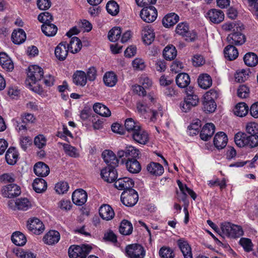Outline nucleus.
<instances>
[{
    "label": "nucleus",
    "mask_w": 258,
    "mask_h": 258,
    "mask_svg": "<svg viewBox=\"0 0 258 258\" xmlns=\"http://www.w3.org/2000/svg\"><path fill=\"white\" fill-rule=\"evenodd\" d=\"M179 17L175 13H170L166 15L162 20L163 26L166 28H169L173 26L178 21Z\"/></svg>",
    "instance_id": "36"
},
{
    "label": "nucleus",
    "mask_w": 258,
    "mask_h": 258,
    "mask_svg": "<svg viewBox=\"0 0 258 258\" xmlns=\"http://www.w3.org/2000/svg\"><path fill=\"white\" fill-rule=\"evenodd\" d=\"M121 201L126 206H134L139 199L137 192L132 188L124 190L120 196Z\"/></svg>",
    "instance_id": "2"
},
{
    "label": "nucleus",
    "mask_w": 258,
    "mask_h": 258,
    "mask_svg": "<svg viewBox=\"0 0 258 258\" xmlns=\"http://www.w3.org/2000/svg\"><path fill=\"white\" fill-rule=\"evenodd\" d=\"M73 82L78 86H84L87 83L86 73L82 71H77L73 75Z\"/></svg>",
    "instance_id": "27"
},
{
    "label": "nucleus",
    "mask_w": 258,
    "mask_h": 258,
    "mask_svg": "<svg viewBox=\"0 0 258 258\" xmlns=\"http://www.w3.org/2000/svg\"><path fill=\"white\" fill-rule=\"evenodd\" d=\"M12 121L16 130L19 134L21 135L26 134L27 131V125L21 117L13 119Z\"/></svg>",
    "instance_id": "32"
},
{
    "label": "nucleus",
    "mask_w": 258,
    "mask_h": 258,
    "mask_svg": "<svg viewBox=\"0 0 258 258\" xmlns=\"http://www.w3.org/2000/svg\"><path fill=\"white\" fill-rule=\"evenodd\" d=\"M163 55L166 60L174 59L177 55L175 47L172 45H167L163 50Z\"/></svg>",
    "instance_id": "41"
},
{
    "label": "nucleus",
    "mask_w": 258,
    "mask_h": 258,
    "mask_svg": "<svg viewBox=\"0 0 258 258\" xmlns=\"http://www.w3.org/2000/svg\"><path fill=\"white\" fill-rule=\"evenodd\" d=\"M11 239L12 242L18 246L24 245L27 241L25 236L19 231L13 233L11 237Z\"/></svg>",
    "instance_id": "43"
},
{
    "label": "nucleus",
    "mask_w": 258,
    "mask_h": 258,
    "mask_svg": "<svg viewBox=\"0 0 258 258\" xmlns=\"http://www.w3.org/2000/svg\"><path fill=\"white\" fill-rule=\"evenodd\" d=\"M19 157V153L14 147H10L6 152L5 158L7 163L10 165L16 163Z\"/></svg>",
    "instance_id": "29"
},
{
    "label": "nucleus",
    "mask_w": 258,
    "mask_h": 258,
    "mask_svg": "<svg viewBox=\"0 0 258 258\" xmlns=\"http://www.w3.org/2000/svg\"><path fill=\"white\" fill-rule=\"evenodd\" d=\"M125 130L132 135L141 127L140 124L134 121L132 118H127L124 122Z\"/></svg>",
    "instance_id": "42"
},
{
    "label": "nucleus",
    "mask_w": 258,
    "mask_h": 258,
    "mask_svg": "<svg viewBox=\"0 0 258 258\" xmlns=\"http://www.w3.org/2000/svg\"><path fill=\"white\" fill-rule=\"evenodd\" d=\"M121 33V28L119 27H115L109 31L108 35V39L111 41L115 42L120 37Z\"/></svg>",
    "instance_id": "54"
},
{
    "label": "nucleus",
    "mask_w": 258,
    "mask_h": 258,
    "mask_svg": "<svg viewBox=\"0 0 258 258\" xmlns=\"http://www.w3.org/2000/svg\"><path fill=\"white\" fill-rule=\"evenodd\" d=\"M245 130L246 132L251 135H257L258 134V124L254 122L247 123Z\"/></svg>",
    "instance_id": "60"
},
{
    "label": "nucleus",
    "mask_w": 258,
    "mask_h": 258,
    "mask_svg": "<svg viewBox=\"0 0 258 258\" xmlns=\"http://www.w3.org/2000/svg\"><path fill=\"white\" fill-rule=\"evenodd\" d=\"M139 154V151L133 146L126 147L124 150L118 151L117 154V157L121 159V162L123 164L126 159L131 158L136 159Z\"/></svg>",
    "instance_id": "6"
},
{
    "label": "nucleus",
    "mask_w": 258,
    "mask_h": 258,
    "mask_svg": "<svg viewBox=\"0 0 258 258\" xmlns=\"http://www.w3.org/2000/svg\"><path fill=\"white\" fill-rule=\"evenodd\" d=\"M140 16L144 21L151 23L157 18V11L153 6L146 7L141 10Z\"/></svg>",
    "instance_id": "7"
},
{
    "label": "nucleus",
    "mask_w": 258,
    "mask_h": 258,
    "mask_svg": "<svg viewBox=\"0 0 258 258\" xmlns=\"http://www.w3.org/2000/svg\"><path fill=\"white\" fill-rule=\"evenodd\" d=\"M38 20L43 24H51V22L53 21V17L49 13L45 12L38 15Z\"/></svg>",
    "instance_id": "56"
},
{
    "label": "nucleus",
    "mask_w": 258,
    "mask_h": 258,
    "mask_svg": "<svg viewBox=\"0 0 258 258\" xmlns=\"http://www.w3.org/2000/svg\"><path fill=\"white\" fill-rule=\"evenodd\" d=\"M2 195L4 197L13 198L21 194V191L19 186L15 183H10L3 187Z\"/></svg>",
    "instance_id": "8"
},
{
    "label": "nucleus",
    "mask_w": 258,
    "mask_h": 258,
    "mask_svg": "<svg viewBox=\"0 0 258 258\" xmlns=\"http://www.w3.org/2000/svg\"><path fill=\"white\" fill-rule=\"evenodd\" d=\"M199 102V99L197 95L193 93H187L186 97L184 100L180 102V107L182 111L187 112L194 107L196 106Z\"/></svg>",
    "instance_id": "3"
},
{
    "label": "nucleus",
    "mask_w": 258,
    "mask_h": 258,
    "mask_svg": "<svg viewBox=\"0 0 258 258\" xmlns=\"http://www.w3.org/2000/svg\"><path fill=\"white\" fill-rule=\"evenodd\" d=\"M12 40L16 44H20L23 43L26 39V34L22 29H18L13 31L12 34Z\"/></svg>",
    "instance_id": "31"
},
{
    "label": "nucleus",
    "mask_w": 258,
    "mask_h": 258,
    "mask_svg": "<svg viewBox=\"0 0 258 258\" xmlns=\"http://www.w3.org/2000/svg\"><path fill=\"white\" fill-rule=\"evenodd\" d=\"M176 83L177 85L181 88L186 87L190 83V78L186 73L179 74L176 77Z\"/></svg>",
    "instance_id": "37"
},
{
    "label": "nucleus",
    "mask_w": 258,
    "mask_h": 258,
    "mask_svg": "<svg viewBox=\"0 0 258 258\" xmlns=\"http://www.w3.org/2000/svg\"><path fill=\"white\" fill-rule=\"evenodd\" d=\"M241 31H235L229 34L227 37L228 43L233 45H241L244 43L246 38Z\"/></svg>",
    "instance_id": "11"
},
{
    "label": "nucleus",
    "mask_w": 258,
    "mask_h": 258,
    "mask_svg": "<svg viewBox=\"0 0 258 258\" xmlns=\"http://www.w3.org/2000/svg\"><path fill=\"white\" fill-rule=\"evenodd\" d=\"M224 54L227 60H233L238 57V52L234 45L229 44L224 49Z\"/></svg>",
    "instance_id": "25"
},
{
    "label": "nucleus",
    "mask_w": 258,
    "mask_h": 258,
    "mask_svg": "<svg viewBox=\"0 0 258 258\" xmlns=\"http://www.w3.org/2000/svg\"><path fill=\"white\" fill-rule=\"evenodd\" d=\"M176 33L180 35L185 37V40L188 41H193L197 38L195 32L189 30L188 25L186 23H180L176 28Z\"/></svg>",
    "instance_id": "5"
},
{
    "label": "nucleus",
    "mask_w": 258,
    "mask_h": 258,
    "mask_svg": "<svg viewBox=\"0 0 258 258\" xmlns=\"http://www.w3.org/2000/svg\"><path fill=\"white\" fill-rule=\"evenodd\" d=\"M134 185L133 180L128 177L119 178L115 181V186L119 190H128L132 188Z\"/></svg>",
    "instance_id": "17"
},
{
    "label": "nucleus",
    "mask_w": 258,
    "mask_h": 258,
    "mask_svg": "<svg viewBox=\"0 0 258 258\" xmlns=\"http://www.w3.org/2000/svg\"><path fill=\"white\" fill-rule=\"evenodd\" d=\"M203 109L206 112H213L216 108V104L215 101L207 100L204 98L203 102Z\"/></svg>",
    "instance_id": "55"
},
{
    "label": "nucleus",
    "mask_w": 258,
    "mask_h": 258,
    "mask_svg": "<svg viewBox=\"0 0 258 258\" xmlns=\"http://www.w3.org/2000/svg\"><path fill=\"white\" fill-rule=\"evenodd\" d=\"M248 72L242 70L237 72L235 75V81L238 83L244 82L248 78Z\"/></svg>",
    "instance_id": "57"
},
{
    "label": "nucleus",
    "mask_w": 258,
    "mask_h": 258,
    "mask_svg": "<svg viewBox=\"0 0 258 258\" xmlns=\"http://www.w3.org/2000/svg\"><path fill=\"white\" fill-rule=\"evenodd\" d=\"M177 244L184 258H193L191 247L187 241L180 239L177 241Z\"/></svg>",
    "instance_id": "23"
},
{
    "label": "nucleus",
    "mask_w": 258,
    "mask_h": 258,
    "mask_svg": "<svg viewBox=\"0 0 258 258\" xmlns=\"http://www.w3.org/2000/svg\"><path fill=\"white\" fill-rule=\"evenodd\" d=\"M69 188V186L67 182L60 181L56 184L55 186V191L59 194H63L66 192Z\"/></svg>",
    "instance_id": "59"
},
{
    "label": "nucleus",
    "mask_w": 258,
    "mask_h": 258,
    "mask_svg": "<svg viewBox=\"0 0 258 258\" xmlns=\"http://www.w3.org/2000/svg\"><path fill=\"white\" fill-rule=\"evenodd\" d=\"M198 84L201 88L207 89L212 85L211 77L207 74L201 75L198 78Z\"/></svg>",
    "instance_id": "39"
},
{
    "label": "nucleus",
    "mask_w": 258,
    "mask_h": 258,
    "mask_svg": "<svg viewBox=\"0 0 258 258\" xmlns=\"http://www.w3.org/2000/svg\"><path fill=\"white\" fill-rule=\"evenodd\" d=\"M0 65L4 70L7 72L12 71L14 68L12 60L5 52L0 53Z\"/></svg>",
    "instance_id": "20"
},
{
    "label": "nucleus",
    "mask_w": 258,
    "mask_h": 258,
    "mask_svg": "<svg viewBox=\"0 0 258 258\" xmlns=\"http://www.w3.org/2000/svg\"><path fill=\"white\" fill-rule=\"evenodd\" d=\"M206 17L211 22L215 24H219L224 19L223 12L221 10L216 9L209 10L206 14Z\"/></svg>",
    "instance_id": "14"
},
{
    "label": "nucleus",
    "mask_w": 258,
    "mask_h": 258,
    "mask_svg": "<svg viewBox=\"0 0 258 258\" xmlns=\"http://www.w3.org/2000/svg\"><path fill=\"white\" fill-rule=\"evenodd\" d=\"M100 216L106 221L111 220L114 216V212L112 208L109 205H102L99 210Z\"/></svg>",
    "instance_id": "18"
},
{
    "label": "nucleus",
    "mask_w": 258,
    "mask_h": 258,
    "mask_svg": "<svg viewBox=\"0 0 258 258\" xmlns=\"http://www.w3.org/2000/svg\"><path fill=\"white\" fill-rule=\"evenodd\" d=\"M159 254L162 258H173L174 256L172 250L167 247H162L159 250Z\"/></svg>",
    "instance_id": "62"
},
{
    "label": "nucleus",
    "mask_w": 258,
    "mask_h": 258,
    "mask_svg": "<svg viewBox=\"0 0 258 258\" xmlns=\"http://www.w3.org/2000/svg\"><path fill=\"white\" fill-rule=\"evenodd\" d=\"M103 81L106 86L113 87L117 83V76L113 72H108L105 74L103 77Z\"/></svg>",
    "instance_id": "44"
},
{
    "label": "nucleus",
    "mask_w": 258,
    "mask_h": 258,
    "mask_svg": "<svg viewBox=\"0 0 258 258\" xmlns=\"http://www.w3.org/2000/svg\"><path fill=\"white\" fill-rule=\"evenodd\" d=\"M67 46L69 50L73 53H77L82 48L81 40L77 37H73Z\"/></svg>",
    "instance_id": "35"
},
{
    "label": "nucleus",
    "mask_w": 258,
    "mask_h": 258,
    "mask_svg": "<svg viewBox=\"0 0 258 258\" xmlns=\"http://www.w3.org/2000/svg\"><path fill=\"white\" fill-rule=\"evenodd\" d=\"M91 249L89 245H72L69 249V255L71 258H86Z\"/></svg>",
    "instance_id": "1"
},
{
    "label": "nucleus",
    "mask_w": 258,
    "mask_h": 258,
    "mask_svg": "<svg viewBox=\"0 0 258 258\" xmlns=\"http://www.w3.org/2000/svg\"><path fill=\"white\" fill-rule=\"evenodd\" d=\"M34 144L38 148L41 149L46 145V140L42 135H39L34 139Z\"/></svg>",
    "instance_id": "63"
},
{
    "label": "nucleus",
    "mask_w": 258,
    "mask_h": 258,
    "mask_svg": "<svg viewBox=\"0 0 258 258\" xmlns=\"http://www.w3.org/2000/svg\"><path fill=\"white\" fill-rule=\"evenodd\" d=\"M63 149L65 153L71 157L78 158L80 156V154L78 150L71 145L63 144Z\"/></svg>",
    "instance_id": "51"
},
{
    "label": "nucleus",
    "mask_w": 258,
    "mask_h": 258,
    "mask_svg": "<svg viewBox=\"0 0 258 258\" xmlns=\"http://www.w3.org/2000/svg\"><path fill=\"white\" fill-rule=\"evenodd\" d=\"M87 200V192L82 189H77L72 194V201L77 205H83L86 202Z\"/></svg>",
    "instance_id": "15"
},
{
    "label": "nucleus",
    "mask_w": 258,
    "mask_h": 258,
    "mask_svg": "<svg viewBox=\"0 0 258 258\" xmlns=\"http://www.w3.org/2000/svg\"><path fill=\"white\" fill-rule=\"evenodd\" d=\"M42 32L47 36H54L57 31V27L53 24H42L41 26Z\"/></svg>",
    "instance_id": "48"
},
{
    "label": "nucleus",
    "mask_w": 258,
    "mask_h": 258,
    "mask_svg": "<svg viewBox=\"0 0 258 258\" xmlns=\"http://www.w3.org/2000/svg\"><path fill=\"white\" fill-rule=\"evenodd\" d=\"M69 48L66 42H61L55 49V55L59 60H64L68 54Z\"/></svg>",
    "instance_id": "16"
},
{
    "label": "nucleus",
    "mask_w": 258,
    "mask_h": 258,
    "mask_svg": "<svg viewBox=\"0 0 258 258\" xmlns=\"http://www.w3.org/2000/svg\"><path fill=\"white\" fill-rule=\"evenodd\" d=\"M231 229V238L239 237L243 234L242 229L240 226L232 224Z\"/></svg>",
    "instance_id": "61"
},
{
    "label": "nucleus",
    "mask_w": 258,
    "mask_h": 258,
    "mask_svg": "<svg viewBox=\"0 0 258 258\" xmlns=\"http://www.w3.org/2000/svg\"><path fill=\"white\" fill-rule=\"evenodd\" d=\"M133 231L132 223L127 220H123L119 227V232L121 234L127 235H130Z\"/></svg>",
    "instance_id": "49"
},
{
    "label": "nucleus",
    "mask_w": 258,
    "mask_h": 258,
    "mask_svg": "<svg viewBox=\"0 0 258 258\" xmlns=\"http://www.w3.org/2000/svg\"><path fill=\"white\" fill-rule=\"evenodd\" d=\"M49 171V167L42 162L36 163L34 166V172L37 176H46L48 175Z\"/></svg>",
    "instance_id": "26"
},
{
    "label": "nucleus",
    "mask_w": 258,
    "mask_h": 258,
    "mask_svg": "<svg viewBox=\"0 0 258 258\" xmlns=\"http://www.w3.org/2000/svg\"><path fill=\"white\" fill-rule=\"evenodd\" d=\"M107 12L112 16H116L119 11V7L117 3L114 1H109L106 6Z\"/></svg>",
    "instance_id": "50"
},
{
    "label": "nucleus",
    "mask_w": 258,
    "mask_h": 258,
    "mask_svg": "<svg viewBox=\"0 0 258 258\" xmlns=\"http://www.w3.org/2000/svg\"><path fill=\"white\" fill-rule=\"evenodd\" d=\"M132 136L136 142L141 144H145L148 141V133L142 129L141 126L137 131H135Z\"/></svg>",
    "instance_id": "24"
},
{
    "label": "nucleus",
    "mask_w": 258,
    "mask_h": 258,
    "mask_svg": "<svg viewBox=\"0 0 258 258\" xmlns=\"http://www.w3.org/2000/svg\"><path fill=\"white\" fill-rule=\"evenodd\" d=\"M101 176L105 181L111 183L115 181L117 173L115 168L107 167L101 171Z\"/></svg>",
    "instance_id": "13"
},
{
    "label": "nucleus",
    "mask_w": 258,
    "mask_h": 258,
    "mask_svg": "<svg viewBox=\"0 0 258 258\" xmlns=\"http://www.w3.org/2000/svg\"><path fill=\"white\" fill-rule=\"evenodd\" d=\"M143 40L147 45H150L154 41L155 34L153 30L149 25L145 27L142 32Z\"/></svg>",
    "instance_id": "28"
},
{
    "label": "nucleus",
    "mask_w": 258,
    "mask_h": 258,
    "mask_svg": "<svg viewBox=\"0 0 258 258\" xmlns=\"http://www.w3.org/2000/svg\"><path fill=\"white\" fill-rule=\"evenodd\" d=\"M127 170L131 173L136 174L141 170V165L136 159H126L124 162Z\"/></svg>",
    "instance_id": "19"
},
{
    "label": "nucleus",
    "mask_w": 258,
    "mask_h": 258,
    "mask_svg": "<svg viewBox=\"0 0 258 258\" xmlns=\"http://www.w3.org/2000/svg\"><path fill=\"white\" fill-rule=\"evenodd\" d=\"M222 29L226 31H232L233 32L242 31L244 29V26L240 22H227L223 24Z\"/></svg>",
    "instance_id": "33"
},
{
    "label": "nucleus",
    "mask_w": 258,
    "mask_h": 258,
    "mask_svg": "<svg viewBox=\"0 0 258 258\" xmlns=\"http://www.w3.org/2000/svg\"><path fill=\"white\" fill-rule=\"evenodd\" d=\"M239 244L246 252H249L252 250L253 244L250 239L241 238L239 240Z\"/></svg>",
    "instance_id": "58"
},
{
    "label": "nucleus",
    "mask_w": 258,
    "mask_h": 258,
    "mask_svg": "<svg viewBox=\"0 0 258 258\" xmlns=\"http://www.w3.org/2000/svg\"><path fill=\"white\" fill-rule=\"evenodd\" d=\"M16 206L19 210L26 211L29 209L31 204L27 198H21L16 200Z\"/></svg>",
    "instance_id": "53"
},
{
    "label": "nucleus",
    "mask_w": 258,
    "mask_h": 258,
    "mask_svg": "<svg viewBox=\"0 0 258 258\" xmlns=\"http://www.w3.org/2000/svg\"><path fill=\"white\" fill-rule=\"evenodd\" d=\"M34 190L37 193H41L46 190L47 183L43 178H36L32 184Z\"/></svg>",
    "instance_id": "38"
},
{
    "label": "nucleus",
    "mask_w": 258,
    "mask_h": 258,
    "mask_svg": "<svg viewBox=\"0 0 258 258\" xmlns=\"http://www.w3.org/2000/svg\"><path fill=\"white\" fill-rule=\"evenodd\" d=\"M233 111L236 115L242 117L247 114L248 106L244 102H240L235 106Z\"/></svg>",
    "instance_id": "46"
},
{
    "label": "nucleus",
    "mask_w": 258,
    "mask_h": 258,
    "mask_svg": "<svg viewBox=\"0 0 258 258\" xmlns=\"http://www.w3.org/2000/svg\"><path fill=\"white\" fill-rule=\"evenodd\" d=\"M249 90L245 85H241L237 90V95L241 98H245L249 95Z\"/></svg>",
    "instance_id": "64"
},
{
    "label": "nucleus",
    "mask_w": 258,
    "mask_h": 258,
    "mask_svg": "<svg viewBox=\"0 0 258 258\" xmlns=\"http://www.w3.org/2000/svg\"><path fill=\"white\" fill-rule=\"evenodd\" d=\"M227 137L224 132H219L216 134L214 138V146L218 149L224 148L227 143Z\"/></svg>",
    "instance_id": "22"
},
{
    "label": "nucleus",
    "mask_w": 258,
    "mask_h": 258,
    "mask_svg": "<svg viewBox=\"0 0 258 258\" xmlns=\"http://www.w3.org/2000/svg\"><path fill=\"white\" fill-rule=\"evenodd\" d=\"M243 60L245 64L248 67H254L258 63V57L253 52H248L245 54Z\"/></svg>",
    "instance_id": "45"
},
{
    "label": "nucleus",
    "mask_w": 258,
    "mask_h": 258,
    "mask_svg": "<svg viewBox=\"0 0 258 258\" xmlns=\"http://www.w3.org/2000/svg\"><path fill=\"white\" fill-rule=\"evenodd\" d=\"M93 110L97 114L105 117H108L111 115L110 110L104 105L96 103L93 105Z\"/></svg>",
    "instance_id": "40"
},
{
    "label": "nucleus",
    "mask_w": 258,
    "mask_h": 258,
    "mask_svg": "<svg viewBox=\"0 0 258 258\" xmlns=\"http://www.w3.org/2000/svg\"><path fill=\"white\" fill-rule=\"evenodd\" d=\"M28 230L36 234H40L44 230L43 223L37 218L30 219L27 222Z\"/></svg>",
    "instance_id": "10"
},
{
    "label": "nucleus",
    "mask_w": 258,
    "mask_h": 258,
    "mask_svg": "<svg viewBox=\"0 0 258 258\" xmlns=\"http://www.w3.org/2000/svg\"><path fill=\"white\" fill-rule=\"evenodd\" d=\"M43 69L37 65H32L28 68L27 75L32 83H35L43 77Z\"/></svg>",
    "instance_id": "9"
},
{
    "label": "nucleus",
    "mask_w": 258,
    "mask_h": 258,
    "mask_svg": "<svg viewBox=\"0 0 258 258\" xmlns=\"http://www.w3.org/2000/svg\"><path fill=\"white\" fill-rule=\"evenodd\" d=\"M247 137L243 132H239L236 134L234 137V142L236 145L240 148L247 146Z\"/></svg>",
    "instance_id": "47"
},
{
    "label": "nucleus",
    "mask_w": 258,
    "mask_h": 258,
    "mask_svg": "<svg viewBox=\"0 0 258 258\" xmlns=\"http://www.w3.org/2000/svg\"><path fill=\"white\" fill-rule=\"evenodd\" d=\"M125 252L130 258H144L145 255L143 247L139 244L127 245L125 248Z\"/></svg>",
    "instance_id": "4"
},
{
    "label": "nucleus",
    "mask_w": 258,
    "mask_h": 258,
    "mask_svg": "<svg viewBox=\"0 0 258 258\" xmlns=\"http://www.w3.org/2000/svg\"><path fill=\"white\" fill-rule=\"evenodd\" d=\"M43 239L49 245L54 244L59 240L60 234L57 231L50 230L44 236Z\"/></svg>",
    "instance_id": "30"
},
{
    "label": "nucleus",
    "mask_w": 258,
    "mask_h": 258,
    "mask_svg": "<svg viewBox=\"0 0 258 258\" xmlns=\"http://www.w3.org/2000/svg\"><path fill=\"white\" fill-rule=\"evenodd\" d=\"M232 223L229 222H224L221 224V230L220 235L222 237H227L231 238V233L232 231Z\"/></svg>",
    "instance_id": "52"
},
{
    "label": "nucleus",
    "mask_w": 258,
    "mask_h": 258,
    "mask_svg": "<svg viewBox=\"0 0 258 258\" xmlns=\"http://www.w3.org/2000/svg\"><path fill=\"white\" fill-rule=\"evenodd\" d=\"M102 157L108 167L115 168L118 166L119 160L112 151L104 150L102 153Z\"/></svg>",
    "instance_id": "12"
},
{
    "label": "nucleus",
    "mask_w": 258,
    "mask_h": 258,
    "mask_svg": "<svg viewBox=\"0 0 258 258\" xmlns=\"http://www.w3.org/2000/svg\"><path fill=\"white\" fill-rule=\"evenodd\" d=\"M215 125L212 123L206 124L200 133V137L202 140L208 141L213 135L215 132Z\"/></svg>",
    "instance_id": "21"
},
{
    "label": "nucleus",
    "mask_w": 258,
    "mask_h": 258,
    "mask_svg": "<svg viewBox=\"0 0 258 258\" xmlns=\"http://www.w3.org/2000/svg\"><path fill=\"white\" fill-rule=\"evenodd\" d=\"M147 171L151 174L160 176L164 172V168L163 166L158 163L151 162L147 166Z\"/></svg>",
    "instance_id": "34"
}]
</instances>
